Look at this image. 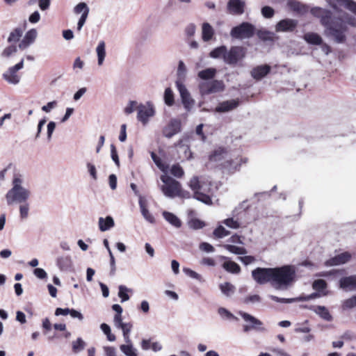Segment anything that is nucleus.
Here are the masks:
<instances>
[{"mask_svg": "<svg viewBox=\"0 0 356 356\" xmlns=\"http://www.w3.org/2000/svg\"><path fill=\"white\" fill-rule=\"evenodd\" d=\"M254 26L248 22H243L232 28L230 35L233 38L243 40L252 38L254 34Z\"/></svg>", "mask_w": 356, "mask_h": 356, "instance_id": "6", "label": "nucleus"}, {"mask_svg": "<svg viewBox=\"0 0 356 356\" xmlns=\"http://www.w3.org/2000/svg\"><path fill=\"white\" fill-rule=\"evenodd\" d=\"M162 214L164 219L172 226L177 228H179L181 226V220L174 213L165 211Z\"/></svg>", "mask_w": 356, "mask_h": 356, "instance_id": "30", "label": "nucleus"}, {"mask_svg": "<svg viewBox=\"0 0 356 356\" xmlns=\"http://www.w3.org/2000/svg\"><path fill=\"white\" fill-rule=\"evenodd\" d=\"M176 87L179 92L184 108L187 111H190L195 104V100L191 97L189 91L184 84H179Z\"/></svg>", "mask_w": 356, "mask_h": 356, "instance_id": "13", "label": "nucleus"}, {"mask_svg": "<svg viewBox=\"0 0 356 356\" xmlns=\"http://www.w3.org/2000/svg\"><path fill=\"white\" fill-rule=\"evenodd\" d=\"M24 67V59L15 65L10 67L3 74V78L8 83L17 85L19 83L21 76L17 74V71Z\"/></svg>", "mask_w": 356, "mask_h": 356, "instance_id": "10", "label": "nucleus"}, {"mask_svg": "<svg viewBox=\"0 0 356 356\" xmlns=\"http://www.w3.org/2000/svg\"><path fill=\"white\" fill-rule=\"evenodd\" d=\"M186 66L182 60H179L177 70V80L175 81V86L184 84V81L186 79Z\"/></svg>", "mask_w": 356, "mask_h": 356, "instance_id": "24", "label": "nucleus"}, {"mask_svg": "<svg viewBox=\"0 0 356 356\" xmlns=\"http://www.w3.org/2000/svg\"><path fill=\"white\" fill-rule=\"evenodd\" d=\"M56 265L62 271L73 270V262L70 255L60 256L56 259Z\"/></svg>", "mask_w": 356, "mask_h": 356, "instance_id": "18", "label": "nucleus"}, {"mask_svg": "<svg viewBox=\"0 0 356 356\" xmlns=\"http://www.w3.org/2000/svg\"><path fill=\"white\" fill-rule=\"evenodd\" d=\"M261 14L265 18H271L275 14V11L273 8L266 6L261 8Z\"/></svg>", "mask_w": 356, "mask_h": 356, "instance_id": "61", "label": "nucleus"}, {"mask_svg": "<svg viewBox=\"0 0 356 356\" xmlns=\"http://www.w3.org/2000/svg\"><path fill=\"white\" fill-rule=\"evenodd\" d=\"M289 7L294 11L296 12H302L303 10L304 6L298 1L291 0L287 3Z\"/></svg>", "mask_w": 356, "mask_h": 356, "instance_id": "57", "label": "nucleus"}, {"mask_svg": "<svg viewBox=\"0 0 356 356\" xmlns=\"http://www.w3.org/2000/svg\"><path fill=\"white\" fill-rule=\"evenodd\" d=\"M38 35V32L35 29H31L28 31L22 40L19 44V48L21 49H26L31 44H32Z\"/></svg>", "mask_w": 356, "mask_h": 356, "instance_id": "17", "label": "nucleus"}, {"mask_svg": "<svg viewBox=\"0 0 356 356\" xmlns=\"http://www.w3.org/2000/svg\"><path fill=\"white\" fill-rule=\"evenodd\" d=\"M164 102L166 105L171 106L175 103L174 93L170 88H167L164 92Z\"/></svg>", "mask_w": 356, "mask_h": 356, "instance_id": "47", "label": "nucleus"}, {"mask_svg": "<svg viewBox=\"0 0 356 356\" xmlns=\"http://www.w3.org/2000/svg\"><path fill=\"white\" fill-rule=\"evenodd\" d=\"M72 351L74 353H77L83 350L86 347L85 341L81 338L79 337L76 341H72Z\"/></svg>", "mask_w": 356, "mask_h": 356, "instance_id": "45", "label": "nucleus"}, {"mask_svg": "<svg viewBox=\"0 0 356 356\" xmlns=\"http://www.w3.org/2000/svg\"><path fill=\"white\" fill-rule=\"evenodd\" d=\"M245 0H229L227 3V11L232 15H241L245 12Z\"/></svg>", "mask_w": 356, "mask_h": 356, "instance_id": "15", "label": "nucleus"}, {"mask_svg": "<svg viewBox=\"0 0 356 356\" xmlns=\"http://www.w3.org/2000/svg\"><path fill=\"white\" fill-rule=\"evenodd\" d=\"M131 328L132 324L131 323H123L120 327V329L122 331L125 342H130L129 333Z\"/></svg>", "mask_w": 356, "mask_h": 356, "instance_id": "46", "label": "nucleus"}, {"mask_svg": "<svg viewBox=\"0 0 356 356\" xmlns=\"http://www.w3.org/2000/svg\"><path fill=\"white\" fill-rule=\"evenodd\" d=\"M137 119L144 125L147 124L149 119L154 115V108L150 103L139 104L137 107Z\"/></svg>", "mask_w": 356, "mask_h": 356, "instance_id": "11", "label": "nucleus"}, {"mask_svg": "<svg viewBox=\"0 0 356 356\" xmlns=\"http://www.w3.org/2000/svg\"><path fill=\"white\" fill-rule=\"evenodd\" d=\"M222 293L227 297L231 296L235 291V286L229 282H225L220 285Z\"/></svg>", "mask_w": 356, "mask_h": 356, "instance_id": "41", "label": "nucleus"}, {"mask_svg": "<svg viewBox=\"0 0 356 356\" xmlns=\"http://www.w3.org/2000/svg\"><path fill=\"white\" fill-rule=\"evenodd\" d=\"M261 297L259 295L254 294L245 297L243 299L242 302L244 304L248 305L250 303H257L261 302Z\"/></svg>", "mask_w": 356, "mask_h": 356, "instance_id": "58", "label": "nucleus"}, {"mask_svg": "<svg viewBox=\"0 0 356 356\" xmlns=\"http://www.w3.org/2000/svg\"><path fill=\"white\" fill-rule=\"evenodd\" d=\"M273 286L276 289H286L296 280V268L291 265L273 268Z\"/></svg>", "mask_w": 356, "mask_h": 356, "instance_id": "2", "label": "nucleus"}, {"mask_svg": "<svg viewBox=\"0 0 356 356\" xmlns=\"http://www.w3.org/2000/svg\"><path fill=\"white\" fill-rule=\"evenodd\" d=\"M238 314L245 322L250 323V325H243V330L244 332H248L252 330H264L263 328L260 327V326L263 325V323L260 320L244 312H239Z\"/></svg>", "mask_w": 356, "mask_h": 356, "instance_id": "12", "label": "nucleus"}, {"mask_svg": "<svg viewBox=\"0 0 356 356\" xmlns=\"http://www.w3.org/2000/svg\"><path fill=\"white\" fill-rule=\"evenodd\" d=\"M245 56V49L239 46H234L225 56V63L228 65H236L239 60H242Z\"/></svg>", "mask_w": 356, "mask_h": 356, "instance_id": "9", "label": "nucleus"}, {"mask_svg": "<svg viewBox=\"0 0 356 356\" xmlns=\"http://www.w3.org/2000/svg\"><path fill=\"white\" fill-rule=\"evenodd\" d=\"M257 34L261 40L265 41H273L275 38V33L266 30H259Z\"/></svg>", "mask_w": 356, "mask_h": 356, "instance_id": "44", "label": "nucleus"}, {"mask_svg": "<svg viewBox=\"0 0 356 356\" xmlns=\"http://www.w3.org/2000/svg\"><path fill=\"white\" fill-rule=\"evenodd\" d=\"M311 13L320 18L321 24L325 28V36L332 38L337 43H343L346 41L347 26L345 20L336 17L330 11L318 7L312 8Z\"/></svg>", "mask_w": 356, "mask_h": 356, "instance_id": "1", "label": "nucleus"}, {"mask_svg": "<svg viewBox=\"0 0 356 356\" xmlns=\"http://www.w3.org/2000/svg\"><path fill=\"white\" fill-rule=\"evenodd\" d=\"M31 195V191L27 188L10 189L6 194V200L8 205L14 203L27 202Z\"/></svg>", "mask_w": 356, "mask_h": 356, "instance_id": "4", "label": "nucleus"}, {"mask_svg": "<svg viewBox=\"0 0 356 356\" xmlns=\"http://www.w3.org/2000/svg\"><path fill=\"white\" fill-rule=\"evenodd\" d=\"M102 331L106 335L107 339L110 341L115 340V336L111 333V327L106 323H102L100 325Z\"/></svg>", "mask_w": 356, "mask_h": 356, "instance_id": "51", "label": "nucleus"}, {"mask_svg": "<svg viewBox=\"0 0 356 356\" xmlns=\"http://www.w3.org/2000/svg\"><path fill=\"white\" fill-rule=\"evenodd\" d=\"M213 236L218 238H222L230 234L229 231L225 229L222 225H219L213 231Z\"/></svg>", "mask_w": 356, "mask_h": 356, "instance_id": "50", "label": "nucleus"}, {"mask_svg": "<svg viewBox=\"0 0 356 356\" xmlns=\"http://www.w3.org/2000/svg\"><path fill=\"white\" fill-rule=\"evenodd\" d=\"M22 31L21 29L17 28L10 32L8 38V41L9 42H17L22 36Z\"/></svg>", "mask_w": 356, "mask_h": 356, "instance_id": "52", "label": "nucleus"}, {"mask_svg": "<svg viewBox=\"0 0 356 356\" xmlns=\"http://www.w3.org/2000/svg\"><path fill=\"white\" fill-rule=\"evenodd\" d=\"M56 123L53 121H51L47 124V138L48 141H50L52 138L53 133L56 129Z\"/></svg>", "mask_w": 356, "mask_h": 356, "instance_id": "62", "label": "nucleus"}, {"mask_svg": "<svg viewBox=\"0 0 356 356\" xmlns=\"http://www.w3.org/2000/svg\"><path fill=\"white\" fill-rule=\"evenodd\" d=\"M138 203L140 208L141 213L144 218L149 222L154 223L155 222V219L147 209L145 201L141 196H140Z\"/></svg>", "mask_w": 356, "mask_h": 356, "instance_id": "28", "label": "nucleus"}, {"mask_svg": "<svg viewBox=\"0 0 356 356\" xmlns=\"http://www.w3.org/2000/svg\"><path fill=\"white\" fill-rule=\"evenodd\" d=\"M222 267L228 272L237 274L240 272V266L235 262L227 261L224 262Z\"/></svg>", "mask_w": 356, "mask_h": 356, "instance_id": "40", "label": "nucleus"}, {"mask_svg": "<svg viewBox=\"0 0 356 356\" xmlns=\"http://www.w3.org/2000/svg\"><path fill=\"white\" fill-rule=\"evenodd\" d=\"M138 103L136 101H130L129 104L124 108V113L127 115L132 113L138 107Z\"/></svg>", "mask_w": 356, "mask_h": 356, "instance_id": "64", "label": "nucleus"}, {"mask_svg": "<svg viewBox=\"0 0 356 356\" xmlns=\"http://www.w3.org/2000/svg\"><path fill=\"white\" fill-rule=\"evenodd\" d=\"M330 5L334 8L338 6H343L350 11L356 15V2L353 0H327Z\"/></svg>", "mask_w": 356, "mask_h": 356, "instance_id": "20", "label": "nucleus"}, {"mask_svg": "<svg viewBox=\"0 0 356 356\" xmlns=\"http://www.w3.org/2000/svg\"><path fill=\"white\" fill-rule=\"evenodd\" d=\"M226 152L223 148L219 147L214 150V152L209 156V160L211 161H219L222 160Z\"/></svg>", "mask_w": 356, "mask_h": 356, "instance_id": "43", "label": "nucleus"}, {"mask_svg": "<svg viewBox=\"0 0 356 356\" xmlns=\"http://www.w3.org/2000/svg\"><path fill=\"white\" fill-rule=\"evenodd\" d=\"M24 177L19 173H15L12 180V188L10 189H18L24 188L23 186Z\"/></svg>", "mask_w": 356, "mask_h": 356, "instance_id": "39", "label": "nucleus"}, {"mask_svg": "<svg viewBox=\"0 0 356 356\" xmlns=\"http://www.w3.org/2000/svg\"><path fill=\"white\" fill-rule=\"evenodd\" d=\"M270 70V67L268 65H259L251 71V75L254 79L260 80L266 76Z\"/></svg>", "mask_w": 356, "mask_h": 356, "instance_id": "22", "label": "nucleus"}, {"mask_svg": "<svg viewBox=\"0 0 356 356\" xmlns=\"http://www.w3.org/2000/svg\"><path fill=\"white\" fill-rule=\"evenodd\" d=\"M238 106V101L235 99H232L229 101H225L219 104L218 106L216 107V111L219 113L222 112H227L233 110Z\"/></svg>", "mask_w": 356, "mask_h": 356, "instance_id": "27", "label": "nucleus"}, {"mask_svg": "<svg viewBox=\"0 0 356 356\" xmlns=\"http://www.w3.org/2000/svg\"><path fill=\"white\" fill-rule=\"evenodd\" d=\"M86 168L88 169V171L90 174V177H92V179L95 181L97 180V169H96L95 165L90 162H88L86 163Z\"/></svg>", "mask_w": 356, "mask_h": 356, "instance_id": "60", "label": "nucleus"}, {"mask_svg": "<svg viewBox=\"0 0 356 356\" xmlns=\"http://www.w3.org/2000/svg\"><path fill=\"white\" fill-rule=\"evenodd\" d=\"M171 174L176 177H181L184 175V170L182 168L178 165H173L170 170Z\"/></svg>", "mask_w": 356, "mask_h": 356, "instance_id": "59", "label": "nucleus"}, {"mask_svg": "<svg viewBox=\"0 0 356 356\" xmlns=\"http://www.w3.org/2000/svg\"><path fill=\"white\" fill-rule=\"evenodd\" d=\"M129 291L131 290L124 285L119 286L118 296L121 298L122 302L129 300V296L127 294Z\"/></svg>", "mask_w": 356, "mask_h": 356, "instance_id": "53", "label": "nucleus"}, {"mask_svg": "<svg viewBox=\"0 0 356 356\" xmlns=\"http://www.w3.org/2000/svg\"><path fill=\"white\" fill-rule=\"evenodd\" d=\"M298 21L292 19H284L280 21L275 26L277 32L292 31L297 26Z\"/></svg>", "mask_w": 356, "mask_h": 356, "instance_id": "16", "label": "nucleus"}, {"mask_svg": "<svg viewBox=\"0 0 356 356\" xmlns=\"http://www.w3.org/2000/svg\"><path fill=\"white\" fill-rule=\"evenodd\" d=\"M17 51V47L15 45H10L6 47L2 52V56L9 57Z\"/></svg>", "mask_w": 356, "mask_h": 356, "instance_id": "63", "label": "nucleus"}, {"mask_svg": "<svg viewBox=\"0 0 356 356\" xmlns=\"http://www.w3.org/2000/svg\"><path fill=\"white\" fill-rule=\"evenodd\" d=\"M227 47L224 45L215 48L210 52V56L213 58H222L225 61V56L227 54Z\"/></svg>", "mask_w": 356, "mask_h": 356, "instance_id": "36", "label": "nucleus"}, {"mask_svg": "<svg viewBox=\"0 0 356 356\" xmlns=\"http://www.w3.org/2000/svg\"><path fill=\"white\" fill-rule=\"evenodd\" d=\"M312 287L315 291L321 293L323 296L327 295V292L324 291V290L327 288V283L325 280H315L313 282Z\"/></svg>", "mask_w": 356, "mask_h": 356, "instance_id": "38", "label": "nucleus"}, {"mask_svg": "<svg viewBox=\"0 0 356 356\" xmlns=\"http://www.w3.org/2000/svg\"><path fill=\"white\" fill-rule=\"evenodd\" d=\"M225 86L222 81H202L199 83V90L202 95L216 93L224 90Z\"/></svg>", "mask_w": 356, "mask_h": 356, "instance_id": "7", "label": "nucleus"}, {"mask_svg": "<svg viewBox=\"0 0 356 356\" xmlns=\"http://www.w3.org/2000/svg\"><path fill=\"white\" fill-rule=\"evenodd\" d=\"M151 157L154 161V163L156 166L163 172H166L167 166H165L161 161V159L157 156V155L154 152H151Z\"/></svg>", "mask_w": 356, "mask_h": 356, "instance_id": "55", "label": "nucleus"}, {"mask_svg": "<svg viewBox=\"0 0 356 356\" xmlns=\"http://www.w3.org/2000/svg\"><path fill=\"white\" fill-rule=\"evenodd\" d=\"M115 225V222L113 218L108 216L106 218L100 217L98 220V226L99 229L101 232H106L111 228H113Z\"/></svg>", "mask_w": 356, "mask_h": 356, "instance_id": "25", "label": "nucleus"}, {"mask_svg": "<svg viewBox=\"0 0 356 356\" xmlns=\"http://www.w3.org/2000/svg\"><path fill=\"white\" fill-rule=\"evenodd\" d=\"M273 268H257L252 271V276L259 284L270 282L273 286Z\"/></svg>", "mask_w": 356, "mask_h": 356, "instance_id": "8", "label": "nucleus"}, {"mask_svg": "<svg viewBox=\"0 0 356 356\" xmlns=\"http://www.w3.org/2000/svg\"><path fill=\"white\" fill-rule=\"evenodd\" d=\"M202 40L208 42L213 38L214 35V30L213 27L207 22L202 24Z\"/></svg>", "mask_w": 356, "mask_h": 356, "instance_id": "29", "label": "nucleus"}, {"mask_svg": "<svg viewBox=\"0 0 356 356\" xmlns=\"http://www.w3.org/2000/svg\"><path fill=\"white\" fill-rule=\"evenodd\" d=\"M310 309L318 315L321 318L327 321H332V316L325 306H312Z\"/></svg>", "mask_w": 356, "mask_h": 356, "instance_id": "26", "label": "nucleus"}, {"mask_svg": "<svg viewBox=\"0 0 356 356\" xmlns=\"http://www.w3.org/2000/svg\"><path fill=\"white\" fill-rule=\"evenodd\" d=\"M126 344L120 346V349L126 356H138L137 350L132 344L131 341L130 342H126Z\"/></svg>", "mask_w": 356, "mask_h": 356, "instance_id": "32", "label": "nucleus"}, {"mask_svg": "<svg viewBox=\"0 0 356 356\" xmlns=\"http://www.w3.org/2000/svg\"><path fill=\"white\" fill-rule=\"evenodd\" d=\"M181 120L179 119H171L168 124L163 129V135L170 138L181 131Z\"/></svg>", "mask_w": 356, "mask_h": 356, "instance_id": "14", "label": "nucleus"}, {"mask_svg": "<svg viewBox=\"0 0 356 356\" xmlns=\"http://www.w3.org/2000/svg\"><path fill=\"white\" fill-rule=\"evenodd\" d=\"M96 52L97 55V63L101 66L103 65L106 57V44L104 41L102 40L99 42L96 48Z\"/></svg>", "mask_w": 356, "mask_h": 356, "instance_id": "31", "label": "nucleus"}, {"mask_svg": "<svg viewBox=\"0 0 356 356\" xmlns=\"http://www.w3.org/2000/svg\"><path fill=\"white\" fill-rule=\"evenodd\" d=\"M189 186L194 193V198L206 204L212 203L209 195L211 190L210 183L200 179L198 177H193L189 182Z\"/></svg>", "mask_w": 356, "mask_h": 356, "instance_id": "3", "label": "nucleus"}, {"mask_svg": "<svg viewBox=\"0 0 356 356\" xmlns=\"http://www.w3.org/2000/svg\"><path fill=\"white\" fill-rule=\"evenodd\" d=\"M218 313L222 319L225 320H237L238 318L232 314L229 311L224 307H220L218 309Z\"/></svg>", "mask_w": 356, "mask_h": 356, "instance_id": "48", "label": "nucleus"}, {"mask_svg": "<svg viewBox=\"0 0 356 356\" xmlns=\"http://www.w3.org/2000/svg\"><path fill=\"white\" fill-rule=\"evenodd\" d=\"M183 272L191 278L195 279L200 282H203L202 277L200 274L188 268H184Z\"/></svg>", "mask_w": 356, "mask_h": 356, "instance_id": "56", "label": "nucleus"}, {"mask_svg": "<svg viewBox=\"0 0 356 356\" xmlns=\"http://www.w3.org/2000/svg\"><path fill=\"white\" fill-rule=\"evenodd\" d=\"M175 146L178 147L179 153L182 152L184 159L187 160L192 159V152L190 150L188 144L186 143V140L181 139L176 144Z\"/></svg>", "mask_w": 356, "mask_h": 356, "instance_id": "23", "label": "nucleus"}, {"mask_svg": "<svg viewBox=\"0 0 356 356\" xmlns=\"http://www.w3.org/2000/svg\"><path fill=\"white\" fill-rule=\"evenodd\" d=\"M268 298H270L272 300L281 302V303H293L298 302V299L296 298H279L277 296H273V295H269Z\"/></svg>", "mask_w": 356, "mask_h": 356, "instance_id": "54", "label": "nucleus"}, {"mask_svg": "<svg viewBox=\"0 0 356 356\" xmlns=\"http://www.w3.org/2000/svg\"><path fill=\"white\" fill-rule=\"evenodd\" d=\"M161 180L164 184L161 189L166 197L174 198L179 194L181 184L179 181L166 175H161Z\"/></svg>", "mask_w": 356, "mask_h": 356, "instance_id": "5", "label": "nucleus"}, {"mask_svg": "<svg viewBox=\"0 0 356 356\" xmlns=\"http://www.w3.org/2000/svg\"><path fill=\"white\" fill-rule=\"evenodd\" d=\"M216 69L211 67L200 71L197 76L203 81H211L216 76Z\"/></svg>", "mask_w": 356, "mask_h": 356, "instance_id": "33", "label": "nucleus"}, {"mask_svg": "<svg viewBox=\"0 0 356 356\" xmlns=\"http://www.w3.org/2000/svg\"><path fill=\"white\" fill-rule=\"evenodd\" d=\"M356 307V295L342 302L341 308L343 310L353 309Z\"/></svg>", "mask_w": 356, "mask_h": 356, "instance_id": "49", "label": "nucleus"}, {"mask_svg": "<svg viewBox=\"0 0 356 356\" xmlns=\"http://www.w3.org/2000/svg\"><path fill=\"white\" fill-rule=\"evenodd\" d=\"M339 285L345 290H356V275L342 277L339 281Z\"/></svg>", "mask_w": 356, "mask_h": 356, "instance_id": "21", "label": "nucleus"}, {"mask_svg": "<svg viewBox=\"0 0 356 356\" xmlns=\"http://www.w3.org/2000/svg\"><path fill=\"white\" fill-rule=\"evenodd\" d=\"M304 39L309 44L318 45L323 42L321 37L315 33H307L304 35Z\"/></svg>", "mask_w": 356, "mask_h": 356, "instance_id": "34", "label": "nucleus"}, {"mask_svg": "<svg viewBox=\"0 0 356 356\" xmlns=\"http://www.w3.org/2000/svg\"><path fill=\"white\" fill-rule=\"evenodd\" d=\"M73 12L75 15L81 14V16H88L90 9L85 2H80L74 6Z\"/></svg>", "mask_w": 356, "mask_h": 356, "instance_id": "35", "label": "nucleus"}, {"mask_svg": "<svg viewBox=\"0 0 356 356\" xmlns=\"http://www.w3.org/2000/svg\"><path fill=\"white\" fill-rule=\"evenodd\" d=\"M19 204V218L22 220H25L29 217V215L30 204L28 202V201L20 202Z\"/></svg>", "mask_w": 356, "mask_h": 356, "instance_id": "37", "label": "nucleus"}, {"mask_svg": "<svg viewBox=\"0 0 356 356\" xmlns=\"http://www.w3.org/2000/svg\"><path fill=\"white\" fill-rule=\"evenodd\" d=\"M351 258V255L348 252H343L335 257L327 260L325 262L326 266H338L347 263Z\"/></svg>", "mask_w": 356, "mask_h": 356, "instance_id": "19", "label": "nucleus"}, {"mask_svg": "<svg viewBox=\"0 0 356 356\" xmlns=\"http://www.w3.org/2000/svg\"><path fill=\"white\" fill-rule=\"evenodd\" d=\"M222 247L225 248L229 252L235 254H245L247 253V250L245 248L243 247H238L233 245L226 244L223 245Z\"/></svg>", "mask_w": 356, "mask_h": 356, "instance_id": "42", "label": "nucleus"}]
</instances>
